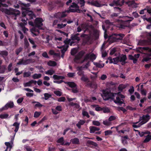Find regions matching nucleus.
Instances as JSON below:
<instances>
[{"label":"nucleus","mask_w":151,"mask_h":151,"mask_svg":"<svg viewBox=\"0 0 151 151\" xmlns=\"http://www.w3.org/2000/svg\"><path fill=\"white\" fill-rule=\"evenodd\" d=\"M27 16L29 17L30 19H32L34 17L35 18L36 17L35 14L32 11H29V10L26 14L25 17Z\"/></svg>","instance_id":"f3484780"},{"label":"nucleus","mask_w":151,"mask_h":151,"mask_svg":"<svg viewBox=\"0 0 151 151\" xmlns=\"http://www.w3.org/2000/svg\"><path fill=\"white\" fill-rule=\"evenodd\" d=\"M68 47L69 46L68 45H66L65 46L58 47L59 48H61L62 47L63 48L61 50V54H65V52L66 51Z\"/></svg>","instance_id":"393cba45"},{"label":"nucleus","mask_w":151,"mask_h":151,"mask_svg":"<svg viewBox=\"0 0 151 151\" xmlns=\"http://www.w3.org/2000/svg\"><path fill=\"white\" fill-rule=\"evenodd\" d=\"M44 97H42V99H45V100H48L52 96V95L51 94L47 93H45L44 94Z\"/></svg>","instance_id":"bb28decb"},{"label":"nucleus","mask_w":151,"mask_h":151,"mask_svg":"<svg viewBox=\"0 0 151 151\" xmlns=\"http://www.w3.org/2000/svg\"><path fill=\"white\" fill-rule=\"evenodd\" d=\"M4 12L7 15H14L15 17L20 14V12L19 10L12 8H10L9 9H5L4 10Z\"/></svg>","instance_id":"423d86ee"},{"label":"nucleus","mask_w":151,"mask_h":151,"mask_svg":"<svg viewBox=\"0 0 151 151\" xmlns=\"http://www.w3.org/2000/svg\"><path fill=\"white\" fill-rule=\"evenodd\" d=\"M90 129V133H94L96 131H99L100 128L94 126H91L89 127Z\"/></svg>","instance_id":"412c9836"},{"label":"nucleus","mask_w":151,"mask_h":151,"mask_svg":"<svg viewBox=\"0 0 151 151\" xmlns=\"http://www.w3.org/2000/svg\"><path fill=\"white\" fill-rule=\"evenodd\" d=\"M18 4L21 7L22 12V16L23 17H25L26 14L28 12V9H29V7L30 6V4L29 3L26 4L22 2V1H19Z\"/></svg>","instance_id":"f03ea898"},{"label":"nucleus","mask_w":151,"mask_h":151,"mask_svg":"<svg viewBox=\"0 0 151 151\" xmlns=\"http://www.w3.org/2000/svg\"><path fill=\"white\" fill-rule=\"evenodd\" d=\"M81 80L82 81H83L85 82H87L88 81H89L88 78L87 77H85L84 75H83V76H82V77L81 78Z\"/></svg>","instance_id":"864d4df0"},{"label":"nucleus","mask_w":151,"mask_h":151,"mask_svg":"<svg viewBox=\"0 0 151 151\" xmlns=\"http://www.w3.org/2000/svg\"><path fill=\"white\" fill-rule=\"evenodd\" d=\"M22 48L21 47L15 50L16 54L17 55H18L22 51Z\"/></svg>","instance_id":"5fc2aeb1"},{"label":"nucleus","mask_w":151,"mask_h":151,"mask_svg":"<svg viewBox=\"0 0 151 151\" xmlns=\"http://www.w3.org/2000/svg\"><path fill=\"white\" fill-rule=\"evenodd\" d=\"M82 114L84 116H86L88 118H89L90 117V116L89 115L88 112L86 111H83L82 113Z\"/></svg>","instance_id":"6e6d98bb"},{"label":"nucleus","mask_w":151,"mask_h":151,"mask_svg":"<svg viewBox=\"0 0 151 151\" xmlns=\"http://www.w3.org/2000/svg\"><path fill=\"white\" fill-rule=\"evenodd\" d=\"M79 8V6L78 5V4H76L75 2H73L71 5L70 6V8Z\"/></svg>","instance_id":"49530a36"},{"label":"nucleus","mask_w":151,"mask_h":151,"mask_svg":"<svg viewBox=\"0 0 151 151\" xmlns=\"http://www.w3.org/2000/svg\"><path fill=\"white\" fill-rule=\"evenodd\" d=\"M134 130L135 132H138V134L141 137H142L146 134H150L151 132L149 131H146L145 132H140L139 130L134 129Z\"/></svg>","instance_id":"a211bd4d"},{"label":"nucleus","mask_w":151,"mask_h":151,"mask_svg":"<svg viewBox=\"0 0 151 151\" xmlns=\"http://www.w3.org/2000/svg\"><path fill=\"white\" fill-rule=\"evenodd\" d=\"M93 6L97 7H100L102 5L98 1H93Z\"/></svg>","instance_id":"c9c22d12"},{"label":"nucleus","mask_w":151,"mask_h":151,"mask_svg":"<svg viewBox=\"0 0 151 151\" xmlns=\"http://www.w3.org/2000/svg\"><path fill=\"white\" fill-rule=\"evenodd\" d=\"M54 93L56 95L59 96H61L62 95V92L59 91H54Z\"/></svg>","instance_id":"8fccbe9b"},{"label":"nucleus","mask_w":151,"mask_h":151,"mask_svg":"<svg viewBox=\"0 0 151 151\" xmlns=\"http://www.w3.org/2000/svg\"><path fill=\"white\" fill-rule=\"evenodd\" d=\"M93 125L97 126H99L100 125V123L98 121H94L93 122Z\"/></svg>","instance_id":"774afa93"},{"label":"nucleus","mask_w":151,"mask_h":151,"mask_svg":"<svg viewBox=\"0 0 151 151\" xmlns=\"http://www.w3.org/2000/svg\"><path fill=\"white\" fill-rule=\"evenodd\" d=\"M139 121L138 122H133V124L132 125V126L133 127L137 128L138 127H140L142 125H143L141 122L139 123Z\"/></svg>","instance_id":"5701e85b"},{"label":"nucleus","mask_w":151,"mask_h":151,"mask_svg":"<svg viewBox=\"0 0 151 151\" xmlns=\"http://www.w3.org/2000/svg\"><path fill=\"white\" fill-rule=\"evenodd\" d=\"M31 75V73L30 72H25L23 73V77H29Z\"/></svg>","instance_id":"603ef678"},{"label":"nucleus","mask_w":151,"mask_h":151,"mask_svg":"<svg viewBox=\"0 0 151 151\" xmlns=\"http://www.w3.org/2000/svg\"><path fill=\"white\" fill-rule=\"evenodd\" d=\"M31 61L32 59H27L25 60H24L23 65H26L28 64H29L31 62Z\"/></svg>","instance_id":"c03bdc74"},{"label":"nucleus","mask_w":151,"mask_h":151,"mask_svg":"<svg viewBox=\"0 0 151 151\" xmlns=\"http://www.w3.org/2000/svg\"><path fill=\"white\" fill-rule=\"evenodd\" d=\"M70 39L72 41L76 40V43H78L80 40V37L78 36H76L74 34H72L71 35Z\"/></svg>","instance_id":"2eb2a0df"},{"label":"nucleus","mask_w":151,"mask_h":151,"mask_svg":"<svg viewBox=\"0 0 151 151\" xmlns=\"http://www.w3.org/2000/svg\"><path fill=\"white\" fill-rule=\"evenodd\" d=\"M137 49L139 50V51L140 52H141V51L142 52L143 51H148L149 52H151V48L148 47H138Z\"/></svg>","instance_id":"6ab92c4d"},{"label":"nucleus","mask_w":151,"mask_h":151,"mask_svg":"<svg viewBox=\"0 0 151 151\" xmlns=\"http://www.w3.org/2000/svg\"><path fill=\"white\" fill-rule=\"evenodd\" d=\"M77 51L76 48H73L71 49L70 51L71 55L72 56H74L76 54Z\"/></svg>","instance_id":"e433bc0d"},{"label":"nucleus","mask_w":151,"mask_h":151,"mask_svg":"<svg viewBox=\"0 0 151 151\" xmlns=\"http://www.w3.org/2000/svg\"><path fill=\"white\" fill-rule=\"evenodd\" d=\"M64 83L68 85L71 88H74L77 87L76 84L73 82H65Z\"/></svg>","instance_id":"aec40b11"},{"label":"nucleus","mask_w":151,"mask_h":151,"mask_svg":"<svg viewBox=\"0 0 151 151\" xmlns=\"http://www.w3.org/2000/svg\"><path fill=\"white\" fill-rule=\"evenodd\" d=\"M116 52V48H113L111 50V51L110 52V55H114Z\"/></svg>","instance_id":"bf43d9fd"},{"label":"nucleus","mask_w":151,"mask_h":151,"mask_svg":"<svg viewBox=\"0 0 151 151\" xmlns=\"http://www.w3.org/2000/svg\"><path fill=\"white\" fill-rule=\"evenodd\" d=\"M94 65H95L97 67L99 68H103L104 66V64H101L100 63H95L94 64Z\"/></svg>","instance_id":"58836bf2"},{"label":"nucleus","mask_w":151,"mask_h":151,"mask_svg":"<svg viewBox=\"0 0 151 151\" xmlns=\"http://www.w3.org/2000/svg\"><path fill=\"white\" fill-rule=\"evenodd\" d=\"M55 73V71L51 69L48 70L47 71L45 72V73L47 75H49L52 76Z\"/></svg>","instance_id":"f704fd0d"},{"label":"nucleus","mask_w":151,"mask_h":151,"mask_svg":"<svg viewBox=\"0 0 151 151\" xmlns=\"http://www.w3.org/2000/svg\"><path fill=\"white\" fill-rule=\"evenodd\" d=\"M105 135L107 136L109 135H111L112 133V131L111 130H108L105 131L104 132Z\"/></svg>","instance_id":"4d7b16f0"},{"label":"nucleus","mask_w":151,"mask_h":151,"mask_svg":"<svg viewBox=\"0 0 151 151\" xmlns=\"http://www.w3.org/2000/svg\"><path fill=\"white\" fill-rule=\"evenodd\" d=\"M65 100V98L64 97H61L59 98L58 100L59 102L64 101Z\"/></svg>","instance_id":"338daca9"},{"label":"nucleus","mask_w":151,"mask_h":151,"mask_svg":"<svg viewBox=\"0 0 151 151\" xmlns=\"http://www.w3.org/2000/svg\"><path fill=\"white\" fill-rule=\"evenodd\" d=\"M89 58H90V55L89 54L87 53L85 56L84 59L81 61L80 63H83L85 61H87Z\"/></svg>","instance_id":"b1692460"},{"label":"nucleus","mask_w":151,"mask_h":151,"mask_svg":"<svg viewBox=\"0 0 151 151\" xmlns=\"http://www.w3.org/2000/svg\"><path fill=\"white\" fill-rule=\"evenodd\" d=\"M12 66V63H10L8 65V70L9 72H11L13 68Z\"/></svg>","instance_id":"0e129e2a"},{"label":"nucleus","mask_w":151,"mask_h":151,"mask_svg":"<svg viewBox=\"0 0 151 151\" xmlns=\"http://www.w3.org/2000/svg\"><path fill=\"white\" fill-rule=\"evenodd\" d=\"M67 24H57V28L59 29H61L64 27L66 26Z\"/></svg>","instance_id":"a19ab883"},{"label":"nucleus","mask_w":151,"mask_h":151,"mask_svg":"<svg viewBox=\"0 0 151 151\" xmlns=\"http://www.w3.org/2000/svg\"><path fill=\"white\" fill-rule=\"evenodd\" d=\"M47 65L50 66H55L57 65V63L55 61L50 60L48 62Z\"/></svg>","instance_id":"c85d7f7f"},{"label":"nucleus","mask_w":151,"mask_h":151,"mask_svg":"<svg viewBox=\"0 0 151 151\" xmlns=\"http://www.w3.org/2000/svg\"><path fill=\"white\" fill-rule=\"evenodd\" d=\"M87 84L88 86L92 88L96 89L97 87L96 83L93 81H88L87 82Z\"/></svg>","instance_id":"4468645a"},{"label":"nucleus","mask_w":151,"mask_h":151,"mask_svg":"<svg viewBox=\"0 0 151 151\" xmlns=\"http://www.w3.org/2000/svg\"><path fill=\"white\" fill-rule=\"evenodd\" d=\"M85 53L86 52L84 50L80 51L75 55L73 59L74 61L76 63H80V62H79V60L82 58Z\"/></svg>","instance_id":"0eeeda50"},{"label":"nucleus","mask_w":151,"mask_h":151,"mask_svg":"<svg viewBox=\"0 0 151 151\" xmlns=\"http://www.w3.org/2000/svg\"><path fill=\"white\" fill-rule=\"evenodd\" d=\"M64 138L63 137H62L59 138L57 141V142L58 143H60L62 144L64 143Z\"/></svg>","instance_id":"13d9d810"},{"label":"nucleus","mask_w":151,"mask_h":151,"mask_svg":"<svg viewBox=\"0 0 151 151\" xmlns=\"http://www.w3.org/2000/svg\"><path fill=\"white\" fill-rule=\"evenodd\" d=\"M70 141L74 145L78 144L79 143V139L76 138H75L71 139Z\"/></svg>","instance_id":"a878e982"},{"label":"nucleus","mask_w":151,"mask_h":151,"mask_svg":"<svg viewBox=\"0 0 151 151\" xmlns=\"http://www.w3.org/2000/svg\"><path fill=\"white\" fill-rule=\"evenodd\" d=\"M77 3L81 5V7L83 9V6L85 5V1L84 0H78Z\"/></svg>","instance_id":"c756f323"},{"label":"nucleus","mask_w":151,"mask_h":151,"mask_svg":"<svg viewBox=\"0 0 151 151\" xmlns=\"http://www.w3.org/2000/svg\"><path fill=\"white\" fill-rule=\"evenodd\" d=\"M127 110H129L131 111L136 110L137 109L136 107H132L130 106H128L126 107Z\"/></svg>","instance_id":"de8ad7c7"},{"label":"nucleus","mask_w":151,"mask_h":151,"mask_svg":"<svg viewBox=\"0 0 151 151\" xmlns=\"http://www.w3.org/2000/svg\"><path fill=\"white\" fill-rule=\"evenodd\" d=\"M147 134L148 135L146 136H145V135L144 136L145 137H146L144 141V142L145 143L148 142L151 139V135H149L150 134Z\"/></svg>","instance_id":"473e14b6"},{"label":"nucleus","mask_w":151,"mask_h":151,"mask_svg":"<svg viewBox=\"0 0 151 151\" xmlns=\"http://www.w3.org/2000/svg\"><path fill=\"white\" fill-rule=\"evenodd\" d=\"M72 91L74 93H77L78 92V88L77 87L73 88L72 89Z\"/></svg>","instance_id":"680f3d73"},{"label":"nucleus","mask_w":151,"mask_h":151,"mask_svg":"<svg viewBox=\"0 0 151 151\" xmlns=\"http://www.w3.org/2000/svg\"><path fill=\"white\" fill-rule=\"evenodd\" d=\"M132 20V19H129L123 21L119 20L118 19H115L114 22L115 23V25L117 27L124 29L125 27H127V23L131 21Z\"/></svg>","instance_id":"7ed1b4c3"},{"label":"nucleus","mask_w":151,"mask_h":151,"mask_svg":"<svg viewBox=\"0 0 151 151\" xmlns=\"http://www.w3.org/2000/svg\"><path fill=\"white\" fill-rule=\"evenodd\" d=\"M117 59H119V62L124 63L125 64L127 62L125 61L127 59L126 55H122L121 57H118Z\"/></svg>","instance_id":"dca6fc26"},{"label":"nucleus","mask_w":151,"mask_h":151,"mask_svg":"<svg viewBox=\"0 0 151 151\" xmlns=\"http://www.w3.org/2000/svg\"><path fill=\"white\" fill-rule=\"evenodd\" d=\"M87 142L88 144L92 145L95 147H97L98 146L96 142L91 140H88Z\"/></svg>","instance_id":"4c0bfd02"},{"label":"nucleus","mask_w":151,"mask_h":151,"mask_svg":"<svg viewBox=\"0 0 151 151\" xmlns=\"http://www.w3.org/2000/svg\"><path fill=\"white\" fill-rule=\"evenodd\" d=\"M5 0H0V7L1 6L7 7L8 5L6 4H3L2 3L3 2H4Z\"/></svg>","instance_id":"37998d69"},{"label":"nucleus","mask_w":151,"mask_h":151,"mask_svg":"<svg viewBox=\"0 0 151 151\" xmlns=\"http://www.w3.org/2000/svg\"><path fill=\"white\" fill-rule=\"evenodd\" d=\"M41 112H40L35 111L34 113V117L35 118H37L40 115Z\"/></svg>","instance_id":"3c124183"},{"label":"nucleus","mask_w":151,"mask_h":151,"mask_svg":"<svg viewBox=\"0 0 151 151\" xmlns=\"http://www.w3.org/2000/svg\"><path fill=\"white\" fill-rule=\"evenodd\" d=\"M49 53L51 55H54L55 56H58V54L57 53H55L54 51L53 50H50L49 51Z\"/></svg>","instance_id":"e2e57ef3"},{"label":"nucleus","mask_w":151,"mask_h":151,"mask_svg":"<svg viewBox=\"0 0 151 151\" xmlns=\"http://www.w3.org/2000/svg\"><path fill=\"white\" fill-rule=\"evenodd\" d=\"M65 11L62 12H59L54 14L53 16L55 18H56L60 20H62V19L65 17L67 16Z\"/></svg>","instance_id":"1a4fd4ad"},{"label":"nucleus","mask_w":151,"mask_h":151,"mask_svg":"<svg viewBox=\"0 0 151 151\" xmlns=\"http://www.w3.org/2000/svg\"><path fill=\"white\" fill-rule=\"evenodd\" d=\"M124 35L122 34L114 33L109 37L108 41L110 43L121 40L124 37Z\"/></svg>","instance_id":"f257e3e1"},{"label":"nucleus","mask_w":151,"mask_h":151,"mask_svg":"<svg viewBox=\"0 0 151 151\" xmlns=\"http://www.w3.org/2000/svg\"><path fill=\"white\" fill-rule=\"evenodd\" d=\"M19 123H18L17 122H15L13 125V126L15 127V128L14 131L15 133L17 132L19 129Z\"/></svg>","instance_id":"cd10ccee"},{"label":"nucleus","mask_w":151,"mask_h":151,"mask_svg":"<svg viewBox=\"0 0 151 151\" xmlns=\"http://www.w3.org/2000/svg\"><path fill=\"white\" fill-rule=\"evenodd\" d=\"M66 12H67L68 13H69L70 12H76V9H73L70 8L69 7V9L65 11Z\"/></svg>","instance_id":"a18cd8bd"},{"label":"nucleus","mask_w":151,"mask_h":151,"mask_svg":"<svg viewBox=\"0 0 151 151\" xmlns=\"http://www.w3.org/2000/svg\"><path fill=\"white\" fill-rule=\"evenodd\" d=\"M35 105V108L36 107H42L43 106L39 102H37L36 101H33L32 102V104H35L36 103Z\"/></svg>","instance_id":"72a5a7b5"},{"label":"nucleus","mask_w":151,"mask_h":151,"mask_svg":"<svg viewBox=\"0 0 151 151\" xmlns=\"http://www.w3.org/2000/svg\"><path fill=\"white\" fill-rule=\"evenodd\" d=\"M118 109L119 111H122L123 113H125L127 111V110L122 107H118Z\"/></svg>","instance_id":"052dcab7"},{"label":"nucleus","mask_w":151,"mask_h":151,"mask_svg":"<svg viewBox=\"0 0 151 151\" xmlns=\"http://www.w3.org/2000/svg\"><path fill=\"white\" fill-rule=\"evenodd\" d=\"M6 70V66L5 65H0V73H4Z\"/></svg>","instance_id":"7c9ffc66"},{"label":"nucleus","mask_w":151,"mask_h":151,"mask_svg":"<svg viewBox=\"0 0 151 151\" xmlns=\"http://www.w3.org/2000/svg\"><path fill=\"white\" fill-rule=\"evenodd\" d=\"M150 119V116L148 114L143 115L142 116L140 117L139 119V122H140L142 120L141 122L142 124H143L147 122Z\"/></svg>","instance_id":"9d476101"},{"label":"nucleus","mask_w":151,"mask_h":151,"mask_svg":"<svg viewBox=\"0 0 151 151\" xmlns=\"http://www.w3.org/2000/svg\"><path fill=\"white\" fill-rule=\"evenodd\" d=\"M43 21V20L42 18H36L34 21L35 27L39 29H43L42 27L43 25L42 23Z\"/></svg>","instance_id":"6e6552de"},{"label":"nucleus","mask_w":151,"mask_h":151,"mask_svg":"<svg viewBox=\"0 0 151 151\" xmlns=\"http://www.w3.org/2000/svg\"><path fill=\"white\" fill-rule=\"evenodd\" d=\"M9 115L7 114H1L0 115V118L1 119H6L8 118Z\"/></svg>","instance_id":"09e8293b"},{"label":"nucleus","mask_w":151,"mask_h":151,"mask_svg":"<svg viewBox=\"0 0 151 151\" xmlns=\"http://www.w3.org/2000/svg\"><path fill=\"white\" fill-rule=\"evenodd\" d=\"M14 104L13 102H10L7 103L3 107L1 110L2 111L4 110L7 109L8 108H12L14 107Z\"/></svg>","instance_id":"ddd939ff"},{"label":"nucleus","mask_w":151,"mask_h":151,"mask_svg":"<svg viewBox=\"0 0 151 151\" xmlns=\"http://www.w3.org/2000/svg\"><path fill=\"white\" fill-rule=\"evenodd\" d=\"M37 27H34L30 29V31L31 33L33 35L32 36L34 37V36H38L40 33V32L39 30V29H37Z\"/></svg>","instance_id":"f8f14e48"},{"label":"nucleus","mask_w":151,"mask_h":151,"mask_svg":"<svg viewBox=\"0 0 151 151\" xmlns=\"http://www.w3.org/2000/svg\"><path fill=\"white\" fill-rule=\"evenodd\" d=\"M90 37L89 36H87L85 37L83 40V42L85 44H87L90 40Z\"/></svg>","instance_id":"ea45409f"},{"label":"nucleus","mask_w":151,"mask_h":151,"mask_svg":"<svg viewBox=\"0 0 151 151\" xmlns=\"http://www.w3.org/2000/svg\"><path fill=\"white\" fill-rule=\"evenodd\" d=\"M103 94L101 95L104 100L105 101L108 100L109 99L111 100L115 96L116 93L111 92L110 91H109L105 90H103L102 91Z\"/></svg>","instance_id":"20e7f679"},{"label":"nucleus","mask_w":151,"mask_h":151,"mask_svg":"<svg viewBox=\"0 0 151 151\" xmlns=\"http://www.w3.org/2000/svg\"><path fill=\"white\" fill-rule=\"evenodd\" d=\"M131 2L130 0H122L121 1V6H122L124 4V3H125L127 4H130Z\"/></svg>","instance_id":"79ce46f5"},{"label":"nucleus","mask_w":151,"mask_h":151,"mask_svg":"<svg viewBox=\"0 0 151 151\" xmlns=\"http://www.w3.org/2000/svg\"><path fill=\"white\" fill-rule=\"evenodd\" d=\"M42 76V75L41 74H37L35 73L33 75L32 77L34 79H38L40 78Z\"/></svg>","instance_id":"2f4dec72"},{"label":"nucleus","mask_w":151,"mask_h":151,"mask_svg":"<svg viewBox=\"0 0 151 151\" xmlns=\"http://www.w3.org/2000/svg\"><path fill=\"white\" fill-rule=\"evenodd\" d=\"M8 52L6 50L0 51V56L3 57L4 59L8 55Z\"/></svg>","instance_id":"4be33fe9"},{"label":"nucleus","mask_w":151,"mask_h":151,"mask_svg":"<svg viewBox=\"0 0 151 151\" xmlns=\"http://www.w3.org/2000/svg\"><path fill=\"white\" fill-rule=\"evenodd\" d=\"M112 100L113 101L115 104H118L121 105L122 104H125L124 102V100L123 99H121L119 96H116V100L114 97H113Z\"/></svg>","instance_id":"9b49d317"},{"label":"nucleus","mask_w":151,"mask_h":151,"mask_svg":"<svg viewBox=\"0 0 151 151\" xmlns=\"http://www.w3.org/2000/svg\"><path fill=\"white\" fill-rule=\"evenodd\" d=\"M4 12L7 15H14L15 17L20 14V12L19 10L12 8H10L9 9H5L4 10Z\"/></svg>","instance_id":"39448f33"},{"label":"nucleus","mask_w":151,"mask_h":151,"mask_svg":"<svg viewBox=\"0 0 151 151\" xmlns=\"http://www.w3.org/2000/svg\"><path fill=\"white\" fill-rule=\"evenodd\" d=\"M52 78L54 80H59L60 79V76L56 75H53Z\"/></svg>","instance_id":"69168bd1"}]
</instances>
